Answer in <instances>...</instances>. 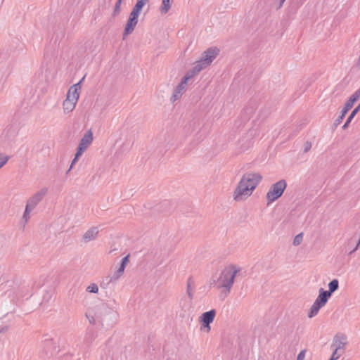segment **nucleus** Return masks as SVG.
Instances as JSON below:
<instances>
[{
    "label": "nucleus",
    "instance_id": "1",
    "mask_svg": "<svg viewBox=\"0 0 360 360\" xmlns=\"http://www.w3.org/2000/svg\"><path fill=\"white\" fill-rule=\"evenodd\" d=\"M262 175L259 172L245 173L238 181L233 193V198L236 202L247 200L262 181Z\"/></svg>",
    "mask_w": 360,
    "mask_h": 360
},
{
    "label": "nucleus",
    "instance_id": "2",
    "mask_svg": "<svg viewBox=\"0 0 360 360\" xmlns=\"http://www.w3.org/2000/svg\"><path fill=\"white\" fill-rule=\"evenodd\" d=\"M240 271V268L238 265L229 264L221 271L217 281V285L219 288L224 289L229 292L234 283V278L237 274Z\"/></svg>",
    "mask_w": 360,
    "mask_h": 360
},
{
    "label": "nucleus",
    "instance_id": "3",
    "mask_svg": "<svg viewBox=\"0 0 360 360\" xmlns=\"http://www.w3.org/2000/svg\"><path fill=\"white\" fill-rule=\"evenodd\" d=\"M80 92V82H78L70 87L68 91L66 98L63 103V110L64 113L68 114L74 110L79 98Z\"/></svg>",
    "mask_w": 360,
    "mask_h": 360
},
{
    "label": "nucleus",
    "instance_id": "4",
    "mask_svg": "<svg viewBox=\"0 0 360 360\" xmlns=\"http://www.w3.org/2000/svg\"><path fill=\"white\" fill-rule=\"evenodd\" d=\"M150 0H137L136 4L131 11L127 24L125 25L124 34H131L138 23L139 16L146 4L149 3Z\"/></svg>",
    "mask_w": 360,
    "mask_h": 360
},
{
    "label": "nucleus",
    "instance_id": "5",
    "mask_svg": "<svg viewBox=\"0 0 360 360\" xmlns=\"http://www.w3.org/2000/svg\"><path fill=\"white\" fill-rule=\"evenodd\" d=\"M202 70V66L200 64L193 66L192 69L186 72L185 76L182 78L181 82L175 88L173 94L171 97V101L174 102L179 99L186 90L188 82L193 78L195 75L199 73Z\"/></svg>",
    "mask_w": 360,
    "mask_h": 360
},
{
    "label": "nucleus",
    "instance_id": "6",
    "mask_svg": "<svg viewBox=\"0 0 360 360\" xmlns=\"http://www.w3.org/2000/svg\"><path fill=\"white\" fill-rule=\"evenodd\" d=\"M286 188L285 180H280L274 184L268 191L266 198L268 204L271 203L280 198Z\"/></svg>",
    "mask_w": 360,
    "mask_h": 360
},
{
    "label": "nucleus",
    "instance_id": "7",
    "mask_svg": "<svg viewBox=\"0 0 360 360\" xmlns=\"http://www.w3.org/2000/svg\"><path fill=\"white\" fill-rule=\"evenodd\" d=\"M94 140L93 132L91 129L88 130L82 138L75 154V157L72 162L71 167L77 162V159L89 148Z\"/></svg>",
    "mask_w": 360,
    "mask_h": 360
},
{
    "label": "nucleus",
    "instance_id": "8",
    "mask_svg": "<svg viewBox=\"0 0 360 360\" xmlns=\"http://www.w3.org/2000/svg\"><path fill=\"white\" fill-rule=\"evenodd\" d=\"M219 53V49H217L216 46L209 48L207 51L204 52L201 60L196 62L193 66H196L200 64L202 66V69L205 68L212 63V62L215 59Z\"/></svg>",
    "mask_w": 360,
    "mask_h": 360
},
{
    "label": "nucleus",
    "instance_id": "9",
    "mask_svg": "<svg viewBox=\"0 0 360 360\" xmlns=\"http://www.w3.org/2000/svg\"><path fill=\"white\" fill-rule=\"evenodd\" d=\"M216 316V310L204 312L199 317V322L201 324L200 330L209 333L211 330L210 323H212Z\"/></svg>",
    "mask_w": 360,
    "mask_h": 360
},
{
    "label": "nucleus",
    "instance_id": "10",
    "mask_svg": "<svg viewBox=\"0 0 360 360\" xmlns=\"http://www.w3.org/2000/svg\"><path fill=\"white\" fill-rule=\"evenodd\" d=\"M347 337L345 335L338 333L333 339L331 349H338L345 352L347 345Z\"/></svg>",
    "mask_w": 360,
    "mask_h": 360
},
{
    "label": "nucleus",
    "instance_id": "11",
    "mask_svg": "<svg viewBox=\"0 0 360 360\" xmlns=\"http://www.w3.org/2000/svg\"><path fill=\"white\" fill-rule=\"evenodd\" d=\"M360 98V89L356 91L346 102L343 108L349 111L354 104Z\"/></svg>",
    "mask_w": 360,
    "mask_h": 360
},
{
    "label": "nucleus",
    "instance_id": "12",
    "mask_svg": "<svg viewBox=\"0 0 360 360\" xmlns=\"http://www.w3.org/2000/svg\"><path fill=\"white\" fill-rule=\"evenodd\" d=\"M330 297V292H328V291H324L323 289H321L320 293L314 302L319 304V305L322 307L326 304L328 299Z\"/></svg>",
    "mask_w": 360,
    "mask_h": 360
},
{
    "label": "nucleus",
    "instance_id": "13",
    "mask_svg": "<svg viewBox=\"0 0 360 360\" xmlns=\"http://www.w3.org/2000/svg\"><path fill=\"white\" fill-rule=\"evenodd\" d=\"M98 233L97 228H91L89 229L83 236L84 240L87 242L94 239Z\"/></svg>",
    "mask_w": 360,
    "mask_h": 360
},
{
    "label": "nucleus",
    "instance_id": "14",
    "mask_svg": "<svg viewBox=\"0 0 360 360\" xmlns=\"http://www.w3.org/2000/svg\"><path fill=\"white\" fill-rule=\"evenodd\" d=\"M129 255H128L122 259L121 265L115 273V278H120L124 273V269L129 262Z\"/></svg>",
    "mask_w": 360,
    "mask_h": 360
},
{
    "label": "nucleus",
    "instance_id": "15",
    "mask_svg": "<svg viewBox=\"0 0 360 360\" xmlns=\"http://www.w3.org/2000/svg\"><path fill=\"white\" fill-rule=\"evenodd\" d=\"M172 0H162V4L160 7V12L162 15L166 14L172 6Z\"/></svg>",
    "mask_w": 360,
    "mask_h": 360
},
{
    "label": "nucleus",
    "instance_id": "16",
    "mask_svg": "<svg viewBox=\"0 0 360 360\" xmlns=\"http://www.w3.org/2000/svg\"><path fill=\"white\" fill-rule=\"evenodd\" d=\"M360 110V103L352 110L350 115L347 118V122L343 125L342 128L346 129L348 126V124L351 122L352 120L354 118V117L356 115V114Z\"/></svg>",
    "mask_w": 360,
    "mask_h": 360
},
{
    "label": "nucleus",
    "instance_id": "17",
    "mask_svg": "<svg viewBox=\"0 0 360 360\" xmlns=\"http://www.w3.org/2000/svg\"><path fill=\"white\" fill-rule=\"evenodd\" d=\"M321 308V307L319 305V304L314 302L310 309L309 316L311 318L316 315Z\"/></svg>",
    "mask_w": 360,
    "mask_h": 360
},
{
    "label": "nucleus",
    "instance_id": "18",
    "mask_svg": "<svg viewBox=\"0 0 360 360\" xmlns=\"http://www.w3.org/2000/svg\"><path fill=\"white\" fill-rule=\"evenodd\" d=\"M328 288L329 291H328V292H330V296L331 294L338 288V281L337 279H334L330 281L328 284Z\"/></svg>",
    "mask_w": 360,
    "mask_h": 360
},
{
    "label": "nucleus",
    "instance_id": "19",
    "mask_svg": "<svg viewBox=\"0 0 360 360\" xmlns=\"http://www.w3.org/2000/svg\"><path fill=\"white\" fill-rule=\"evenodd\" d=\"M333 354L330 356V360H338L339 358L345 353L344 351L338 349H332Z\"/></svg>",
    "mask_w": 360,
    "mask_h": 360
},
{
    "label": "nucleus",
    "instance_id": "20",
    "mask_svg": "<svg viewBox=\"0 0 360 360\" xmlns=\"http://www.w3.org/2000/svg\"><path fill=\"white\" fill-rule=\"evenodd\" d=\"M122 1V0H117V1L116 2L113 12H112L113 17L117 16L120 13Z\"/></svg>",
    "mask_w": 360,
    "mask_h": 360
},
{
    "label": "nucleus",
    "instance_id": "21",
    "mask_svg": "<svg viewBox=\"0 0 360 360\" xmlns=\"http://www.w3.org/2000/svg\"><path fill=\"white\" fill-rule=\"evenodd\" d=\"M9 156L5 153H0V169L8 162Z\"/></svg>",
    "mask_w": 360,
    "mask_h": 360
},
{
    "label": "nucleus",
    "instance_id": "22",
    "mask_svg": "<svg viewBox=\"0 0 360 360\" xmlns=\"http://www.w3.org/2000/svg\"><path fill=\"white\" fill-rule=\"evenodd\" d=\"M302 239H303V233H299L298 235H297L295 237V238L293 240V245H300L302 243Z\"/></svg>",
    "mask_w": 360,
    "mask_h": 360
},
{
    "label": "nucleus",
    "instance_id": "23",
    "mask_svg": "<svg viewBox=\"0 0 360 360\" xmlns=\"http://www.w3.org/2000/svg\"><path fill=\"white\" fill-rule=\"evenodd\" d=\"M87 290L90 292H94V293H96L98 292V288L96 285L95 284H93L91 285H89L88 288H87Z\"/></svg>",
    "mask_w": 360,
    "mask_h": 360
},
{
    "label": "nucleus",
    "instance_id": "24",
    "mask_svg": "<svg viewBox=\"0 0 360 360\" xmlns=\"http://www.w3.org/2000/svg\"><path fill=\"white\" fill-rule=\"evenodd\" d=\"M306 350H302L297 355L296 360H304Z\"/></svg>",
    "mask_w": 360,
    "mask_h": 360
},
{
    "label": "nucleus",
    "instance_id": "25",
    "mask_svg": "<svg viewBox=\"0 0 360 360\" xmlns=\"http://www.w3.org/2000/svg\"><path fill=\"white\" fill-rule=\"evenodd\" d=\"M304 152H307L309 151L311 148V142H309V141H307L304 143Z\"/></svg>",
    "mask_w": 360,
    "mask_h": 360
},
{
    "label": "nucleus",
    "instance_id": "26",
    "mask_svg": "<svg viewBox=\"0 0 360 360\" xmlns=\"http://www.w3.org/2000/svg\"><path fill=\"white\" fill-rule=\"evenodd\" d=\"M285 0H275V4H276V8L278 10L281 8L285 2Z\"/></svg>",
    "mask_w": 360,
    "mask_h": 360
},
{
    "label": "nucleus",
    "instance_id": "27",
    "mask_svg": "<svg viewBox=\"0 0 360 360\" xmlns=\"http://www.w3.org/2000/svg\"><path fill=\"white\" fill-rule=\"evenodd\" d=\"M347 112L348 111L343 108L340 115L342 116V117H345Z\"/></svg>",
    "mask_w": 360,
    "mask_h": 360
},
{
    "label": "nucleus",
    "instance_id": "28",
    "mask_svg": "<svg viewBox=\"0 0 360 360\" xmlns=\"http://www.w3.org/2000/svg\"><path fill=\"white\" fill-rule=\"evenodd\" d=\"M344 117H342V116L340 115V117L338 118V122H341L342 120H343Z\"/></svg>",
    "mask_w": 360,
    "mask_h": 360
},
{
    "label": "nucleus",
    "instance_id": "29",
    "mask_svg": "<svg viewBox=\"0 0 360 360\" xmlns=\"http://www.w3.org/2000/svg\"><path fill=\"white\" fill-rule=\"evenodd\" d=\"M27 212H28V207L27 206L25 213H27Z\"/></svg>",
    "mask_w": 360,
    "mask_h": 360
}]
</instances>
